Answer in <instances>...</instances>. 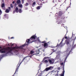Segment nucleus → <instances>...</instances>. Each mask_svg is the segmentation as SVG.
<instances>
[{"mask_svg": "<svg viewBox=\"0 0 76 76\" xmlns=\"http://www.w3.org/2000/svg\"><path fill=\"white\" fill-rule=\"evenodd\" d=\"M37 39H38L37 37L35 36H33L31 37L30 39H28V40H26V42L25 44L22 45L19 48H22L25 46V45H28L30 43H31V42H34V41H36Z\"/></svg>", "mask_w": 76, "mask_h": 76, "instance_id": "1", "label": "nucleus"}, {"mask_svg": "<svg viewBox=\"0 0 76 76\" xmlns=\"http://www.w3.org/2000/svg\"><path fill=\"white\" fill-rule=\"evenodd\" d=\"M0 48H1V47L0 46ZM10 51H12V48L10 47H8V49L4 48L0 49V53H7V51L10 52Z\"/></svg>", "mask_w": 76, "mask_h": 76, "instance_id": "2", "label": "nucleus"}, {"mask_svg": "<svg viewBox=\"0 0 76 76\" xmlns=\"http://www.w3.org/2000/svg\"><path fill=\"white\" fill-rule=\"evenodd\" d=\"M48 57H45L43 58V61H44L45 63H48V62L49 61V60L47 59H48Z\"/></svg>", "mask_w": 76, "mask_h": 76, "instance_id": "3", "label": "nucleus"}, {"mask_svg": "<svg viewBox=\"0 0 76 76\" xmlns=\"http://www.w3.org/2000/svg\"><path fill=\"white\" fill-rule=\"evenodd\" d=\"M49 62L50 64H53L54 63V59H51L49 60Z\"/></svg>", "mask_w": 76, "mask_h": 76, "instance_id": "4", "label": "nucleus"}, {"mask_svg": "<svg viewBox=\"0 0 76 76\" xmlns=\"http://www.w3.org/2000/svg\"><path fill=\"white\" fill-rule=\"evenodd\" d=\"M53 68L52 66H50L49 67H48L46 68L44 71H46V72H47V71H48V70H50L51 69H52Z\"/></svg>", "mask_w": 76, "mask_h": 76, "instance_id": "5", "label": "nucleus"}, {"mask_svg": "<svg viewBox=\"0 0 76 76\" xmlns=\"http://www.w3.org/2000/svg\"><path fill=\"white\" fill-rule=\"evenodd\" d=\"M57 55L56 57V59H59V58H60V53H57Z\"/></svg>", "mask_w": 76, "mask_h": 76, "instance_id": "6", "label": "nucleus"}, {"mask_svg": "<svg viewBox=\"0 0 76 76\" xmlns=\"http://www.w3.org/2000/svg\"><path fill=\"white\" fill-rule=\"evenodd\" d=\"M35 53H36L35 54V55H36V56H38L39 53V50L38 49V50L36 51Z\"/></svg>", "mask_w": 76, "mask_h": 76, "instance_id": "7", "label": "nucleus"}, {"mask_svg": "<svg viewBox=\"0 0 76 76\" xmlns=\"http://www.w3.org/2000/svg\"><path fill=\"white\" fill-rule=\"evenodd\" d=\"M44 47L45 48H47V44L46 43H45L44 45Z\"/></svg>", "mask_w": 76, "mask_h": 76, "instance_id": "8", "label": "nucleus"}, {"mask_svg": "<svg viewBox=\"0 0 76 76\" xmlns=\"http://www.w3.org/2000/svg\"><path fill=\"white\" fill-rule=\"evenodd\" d=\"M18 6L20 8H22L23 6H22V4H20L18 5Z\"/></svg>", "mask_w": 76, "mask_h": 76, "instance_id": "9", "label": "nucleus"}, {"mask_svg": "<svg viewBox=\"0 0 76 76\" xmlns=\"http://www.w3.org/2000/svg\"><path fill=\"white\" fill-rule=\"evenodd\" d=\"M15 11L17 13H18V7H16L15 9Z\"/></svg>", "mask_w": 76, "mask_h": 76, "instance_id": "10", "label": "nucleus"}, {"mask_svg": "<svg viewBox=\"0 0 76 76\" xmlns=\"http://www.w3.org/2000/svg\"><path fill=\"white\" fill-rule=\"evenodd\" d=\"M21 3L20 0H18L17 1V4H19V3Z\"/></svg>", "mask_w": 76, "mask_h": 76, "instance_id": "11", "label": "nucleus"}, {"mask_svg": "<svg viewBox=\"0 0 76 76\" xmlns=\"http://www.w3.org/2000/svg\"><path fill=\"white\" fill-rule=\"evenodd\" d=\"M64 71L63 72L61 76H64Z\"/></svg>", "mask_w": 76, "mask_h": 76, "instance_id": "12", "label": "nucleus"}, {"mask_svg": "<svg viewBox=\"0 0 76 76\" xmlns=\"http://www.w3.org/2000/svg\"><path fill=\"white\" fill-rule=\"evenodd\" d=\"M9 11H10V10H9L8 9H7L6 10V13H9Z\"/></svg>", "mask_w": 76, "mask_h": 76, "instance_id": "13", "label": "nucleus"}, {"mask_svg": "<svg viewBox=\"0 0 76 76\" xmlns=\"http://www.w3.org/2000/svg\"><path fill=\"white\" fill-rule=\"evenodd\" d=\"M64 38H63L62 39V41L61 42L60 45H61V44H62V43L63 42V40H64Z\"/></svg>", "mask_w": 76, "mask_h": 76, "instance_id": "14", "label": "nucleus"}, {"mask_svg": "<svg viewBox=\"0 0 76 76\" xmlns=\"http://www.w3.org/2000/svg\"><path fill=\"white\" fill-rule=\"evenodd\" d=\"M35 4H36V3H35V2H34L32 4V6L33 7H34V6H35Z\"/></svg>", "mask_w": 76, "mask_h": 76, "instance_id": "15", "label": "nucleus"}, {"mask_svg": "<svg viewBox=\"0 0 76 76\" xmlns=\"http://www.w3.org/2000/svg\"><path fill=\"white\" fill-rule=\"evenodd\" d=\"M37 10H39V9H40V7L39 6H38L37 7Z\"/></svg>", "mask_w": 76, "mask_h": 76, "instance_id": "16", "label": "nucleus"}, {"mask_svg": "<svg viewBox=\"0 0 76 76\" xmlns=\"http://www.w3.org/2000/svg\"><path fill=\"white\" fill-rule=\"evenodd\" d=\"M4 3H3L2 4L1 7H4Z\"/></svg>", "mask_w": 76, "mask_h": 76, "instance_id": "17", "label": "nucleus"}, {"mask_svg": "<svg viewBox=\"0 0 76 76\" xmlns=\"http://www.w3.org/2000/svg\"><path fill=\"white\" fill-rule=\"evenodd\" d=\"M22 10L21 9H20L19 10V13H22Z\"/></svg>", "mask_w": 76, "mask_h": 76, "instance_id": "18", "label": "nucleus"}, {"mask_svg": "<svg viewBox=\"0 0 76 76\" xmlns=\"http://www.w3.org/2000/svg\"><path fill=\"white\" fill-rule=\"evenodd\" d=\"M16 48H18V46H16L15 47L13 48V49H15Z\"/></svg>", "mask_w": 76, "mask_h": 76, "instance_id": "19", "label": "nucleus"}, {"mask_svg": "<svg viewBox=\"0 0 76 76\" xmlns=\"http://www.w3.org/2000/svg\"><path fill=\"white\" fill-rule=\"evenodd\" d=\"M34 51H31V54H34Z\"/></svg>", "mask_w": 76, "mask_h": 76, "instance_id": "20", "label": "nucleus"}, {"mask_svg": "<svg viewBox=\"0 0 76 76\" xmlns=\"http://www.w3.org/2000/svg\"><path fill=\"white\" fill-rule=\"evenodd\" d=\"M22 4H23L24 3V0H22Z\"/></svg>", "mask_w": 76, "mask_h": 76, "instance_id": "21", "label": "nucleus"}, {"mask_svg": "<svg viewBox=\"0 0 76 76\" xmlns=\"http://www.w3.org/2000/svg\"><path fill=\"white\" fill-rule=\"evenodd\" d=\"M25 6H28V3H26L25 5Z\"/></svg>", "mask_w": 76, "mask_h": 76, "instance_id": "22", "label": "nucleus"}, {"mask_svg": "<svg viewBox=\"0 0 76 76\" xmlns=\"http://www.w3.org/2000/svg\"><path fill=\"white\" fill-rule=\"evenodd\" d=\"M10 6H11V7L12 8H13V5H12V4H10Z\"/></svg>", "mask_w": 76, "mask_h": 76, "instance_id": "23", "label": "nucleus"}, {"mask_svg": "<svg viewBox=\"0 0 76 76\" xmlns=\"http://www.w3.org/2000/svg\"><path fill=\"white\" fill-rule=\"evenodd\" d=\"M13 45V44L12 45V43H10V44H8V45Z\"/></svg>", "mask_w": 76, "mask_h": 76, "instance_id": "24", "label": "nucleus"}, {"mask_svg": "<svg viewBox=\"0 0 76 76\" xmlns=\"http://www.w3.org/2000/svg\"><path fill=\"white\" fill-rule=\"evenodd\" d=\"M3 57V56L2 55L0 56V59H1Z\"/></svg>", "mask_w": 76, "mask_h": 76, "instance_id": "25", "label": "nucleus"}, {"mask_svg": "<svg viewBox=\"0 0 76 76\" xmlns=\"http://www.w3.org/2000/svg\"><path fill=\"white\" fill-rule=\"evenodd\" d=\"M69 44V42L67 41L66 42V44Z\"/></svg>", "mask_w": 76, "mask_h": 76, "instance_id": "26", "label": "nucleus"}, {"mask_svg": "<svg viewBox=\"0 0 76 76\" xmlns=\"http://www.w3.org/2000/svg\"><path fill=\"white\" fill-rule=\"evenodd\" d=\"M38 41L39 42V43H41V42L39 40H38Z\"/></svg>", "mask_w": 76, "mask_h": 76, "instance_id": "27", "label": "nucleus"}, {"mask_svg": "<svg viewBox=\"0 0 76 76\" xmlns=\"http://www.w3.org/2000/svg\"><path fill=\"white\" fill-rule=\"evenodd\" d=\"M8 9H9V10H10V9H11L10 7H9Z\"/></svg>", "mask_w": 76, "mask_h": 76, "instance_id": "28", "label": "nucleus"}, {"mask_svg": "<svg viewBox=\"0 0 76 76\" xmlns=\"http://www.w3.org/2000/svg\"><path fill=\"white\" fill-rule=\"evenodd\" d=\"M61 65H63V63H61Z\"/></svg>", "mask_w": 76, "mask_h": 76, "instance_id": "29", "label": "nucleus"}, {"mask_svg": "<svg viewBox=\"0 0 76 76\" xmlns=\"http://www.w3.org/2000/svg\"><path fill=\"white\" fill-rule=\"evenodd\" d=\"M58 74H57L56 75V76H58Z\"/></svg>", "mask_w": 76, "mask_h": 76, "instance_id": "30", "label": "nucleus"}, {"mask_svg": "<svg viewBox=\"0 0 76 76\" xmlns=\"http://www.w3.org/2000/svg\"><path fill=\"white\" fill-rule=\"evenodd\" d=\"M15 3V2L14 1H13V2H12L13 4H14V3Z\"/></svg>", "mask_w": 76, "mask_h": 76, "instance_id": "31", "label": "nucleus"}, {"mask_svg": "<svg viewBox=\"0 0 76 76\" xmlns=\"http://www.w3.org/2000/svg\"><path fill=\"white\" fill-rule=\"evenodd\" d=\"M16 5H17L16 3H15V6H16Z\"/></svg>", "mask_w": 76, "mask_h": 76, "instance_id": "32", "label": "nucleus"}, {"mask_svg": "<svg viewBox=\"0 0 76 76\" xmlns=\"http://www.w3.org/2000/svg\"><path fill=\"white\" fill-rule=\"evenodd\" d=\"M25 58H24L23 59V61L24 60H25Z\"/></svg>", "mask_w": 76, "mask_h": 76, "instance_id": "33", "label": "nucleus"}, {"mask_svg": "<svg viewBox=\"0 0 76 76\" xmlns=\"http://www.w3.org/2000/svg\"><path fill=\"white\" fill-rule=\"evenodd\" d=\"M0 13H2V12H1V10H0Z\"/></svg>", "mask_w": 76, "mask_h": 76, "instance_id": "34", "label": "nucleus"}, {"mask_svg": "<svg viewBox=\"0 0 76 76\" xmlns=\"http://www.w3.org/2000/svg\"><path fill=\"white\" fill-rule=\"evenodd\" d=\"M65 39H67V37H65Z\"/></svg>", "mask_w": 76, "mask_h": 76, "instance_id": "35", "label": "nucleus"}, {"mask_svg": "<svg viewBox=\"0 0 76 76\" xmlns=\"http://www.w3.org/2000/svg\"><path fill=\"white\" fill-rule=\"evenodd\" d=\"M11 39H12V38H14L13 37H12L11 38Z\"/></svg>", "mask_w": 76, "mask_h": 76, "instance_id": "36", "label": "nucleus"}, {"mask_svg": "<svg viewBox=\"0 0 76 76\" xmlns=\"http://www.w3.org/2000/svg\"><path fill=\"white\" fill-rule=\"evenodd\" d=\"M42 42V43H44V42Z\"/></svg>", "mask_w": 76, "mask_h": 76, "instance_id": "37", "label": "nucleus"}, {"mask_svg": "<svg viewBox=\"0 0 76 76\" xmlns=\"http://www.w3.org/2000/svg\"><path fill=\"white\" fill-rule=\"evenodd\" d=\"M69 53V51H68V53Z\"/></svg>", "mask_w": 76, "mask_h": 76, "instance_id": "38", "label": "nucleus"}, {"mask_svg": "<svg viewBox=\"0 0 76 76\" xmlns=\"http://www.w3.org/2000/svg\"><path fill=\"white\" fill-rule=\"evenodd\" d=\"M42 0V1H44V0Z\"/></svg>", "mask_w": 76, "mask_h": 76, "instance_id": "39", "label": "nucleus"}, {"mask_svg": "<svg viewBox=\"0 0 76 76\" xmlns=\"http://www.w3.org/2000/svg\"><path fill=\"white\" fill-rule=\"evenodd\" d=\"M20 64L19 66H20Z\"/></svg>", "mask_w": 76, "mask_h": 76, "instance_id": "40", "label": "nucleus"}, {"mask_svg": "<svg viewBox=\"0 0 76 76\" xmlns=\"http://www.w3.org/2000/svg\"><path fill=\"white\" fill-rule=\"evenodd\" d=\"M52 48H53V47H51Z\"/></svg>", "mask_w": 76, "mask_h": 76, "instance_id": "41", "label": "nucleus"}]
</instances>
